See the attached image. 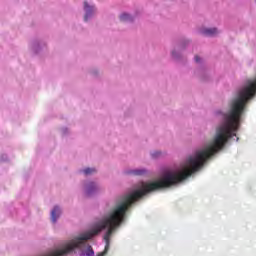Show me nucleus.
<instances>
[{"label": "nucleus", "instance_id": "f257e3e1", "mask_svg": "<svg viewBox=\"0 0 256 256\" xmlns=\"http://www.w3.org/2000/svg\"><path fill=\"white\" fill-rule=\"evenodd\" d=\"M84 11L86 12L84 16V21H89V17H91L95 11L94 6H90L87 1H84Z\"/></svg>", "mask_w": 256, "mask_h": 256}, {"label": "nucleus", "instance_id": "f03ea898", "mask_svg": "<svg viewBox=\"0 0 256 256\" xmlns=\"http://www.w3.org/2000/svg\"><path fill=\"white\" fill-rule=\"evenodd\" d=\"M202 35H205L206 37H213L219 33L217 28H204L201 30Z\"/></svg>", "mask_w": 256, "mask_h": 256}, {"label": "nucleus", "instance_id": "7ed1b4c3", "mask_svg": "<svg viewBox=\"0 0 256 256\" xmlns=\"http://www.w3.org/2000/svg\"><path fill=\"white\" fill-rule=\"evenodd\" d=\"M60 215H61V209H59V206H55L51 212L52 223H57V219H59Z\"/></svg>", "mask_w": 256, "mask_h": 256}, {"label": "nucleus", "instance_id": "20e7f679", "mask_svg": "<svg viewBox=\"0 0 256 256\" xmlns=\"http://www.w3.org/2000/svg\"><path fill=\"white\" fill-rule=\"evenodd\" d=\"M97 189V185H95L94 182H90L87 187H86V193L87 195H91V193H93V191H95Z\"/></svg>", "mask_w": 256, "mask_h": 256}, {"label": "nucleus", "instance_id": "39448f33", "mask_svg": "<svg viewBox=\"0 0 256 256\" xmlns=\"http://www.w3.org/2000/svg\"><path fill=\"white\" fill-rule=\"evenodd\" d=\"M95 252H93V248L91 246H87V249L82 251L80 256H93Z\"/></svg>", "mask_w": 256, "mask_h": 256}, {"label": "nucleus", "instance_id": "423d86ee", "mask_svg": "<svg viewBox=\"0 0 256 256\" xmlns=\"http://www.w3.org/2000/svg\"><path fill=\"white\" fill-rule=\"evenodd\" d=\"M120 21H133V18L129 14L124 13L120 16Z\"/></svg>", "mask_w": 256, "mask_h": 256}, {"label": "nucleus", "instance_id": "0eeeda50", "mask_svg": "<svg viewBox=\"0 0 256 256\" xmlns=\"http://www.w3.org/2000/svg\"><path fill=\"white\" fill-rule=\"evenodd\" d=\"M96 171H97V170H95V168H86V169L83 170V173H84L85 175H91V174H93V173H96Z\"/></svg>", "mask_w": 256, "mask_h": 256}, {"label": "nucleus", "instance_id": "6e6552de", "mask_svg": "<svg viewBox=\"0 0 256 256\" xmlns=\"http://www.w3.org/2000/svg\"><path fill=\"white\" fill-rule=\"evenodd\" d=\"M131 175H137V176H140V175H145V170H133L132 172H130Z\"/></svg>", "mask_w": 256, "mask_h": 256}, {"label": "nucleus", "instance_id": "1a4fd4ad", "mask_svg": "<svg viewBox=\"0 0 256 256\" xmlns=\"http://www.w3.org/2000/svg\"><path fill=\"white\" fill-rule=\"evenodd\" d=\"M195 61L196 63H199L201 61V58H199V56H195Z\"/></svg>", "mask_w": 256, "mask_h": 256}, {"label": "nucleus", "instance_id": "9d476101", "mask_svg": "<svg viewBox=\"0 0 256 256\" xmlns=\"http://www.w3.org/2000/svg\"><path fill=\"white\" fill-rule=\"evenodd\" d=\"M153 157H159V152L152 154Z\"/></svg>", "mask_w": 256, "mask_h": 256}]
</instances>
